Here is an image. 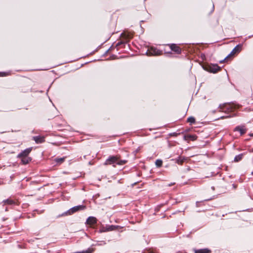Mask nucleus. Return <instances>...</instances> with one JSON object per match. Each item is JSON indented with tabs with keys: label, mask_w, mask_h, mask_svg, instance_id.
Segmentation results:
<instances>
[{
	"label": "nucleus",
	"mask_w": 253,
	"mask_h": 253,
	"mask_svg": "<svg viewBox=\"0 0 253 253\" xmlns=\"http://www.w3.org/2000/svg\"><path fill=\"white\" fill-rule=\"evenodd\" d=\"M86 209V206L84 205H79L78 206H74L69 210L67 211H66L64 212L61 214L58 215V217L66 216V215H70L74 213L84 210Z\"/></svg>",
	"instance_id": "obj_1"
},
{
	"label": "nucleus",
	"mask_w": 253,
	"mask_h": 253,
	"mask_svg": "<svg viewBox=\"0 0 253 253\" xmlns=\"http://www.w3.org/2000/svg\"><path fill=\"white\" fill-rule=\"evenodd\" d=\"M203 69L209 72L215 74L219 71L221 67L219 66L217 64H206L202 66Z\"/></svg>",
	"instance_id": "obj_2"
},
{
	"label": "nucleus",
	"mask_w": 253,
	"mask_h": 253,
	"mask_svg": "<svg viewBox=\"0 0 253 253\" xmlns=\"http://www.w3.org/2000/svg\"><path fill=\"white\" fill-rule=\"evenodd\" d=\"M118 159H119L118 155H110L106 160L105 162L104 163V165H114L115 164H116L117 165V162L118 160Z\"/></svg>",
	"instance_id": "obj_3"
},
{
	"label": "nucleus",
	"mask_w": 253,
	"mask_h": 253,
	"mask_svg": "<svg viewBox=\"0 0 253 253\" xmlns=\"http://www.w3.org/2000/svg\"><path fill=\"white\" fill-rule=\"evenodd\" d=\"M243 44L239 43L234 47L230 53L227 56V57H230L232 55H237L239 53L242 49Z\"/></svg>",
	"instance_id": "obj_4"
},
{
	"label": "nucleus",
	"mask_w": 253,
	"mask_h": 253,
	"mask_svg": "<svg viewBox=\"0 0 253 253\" xmlns=\"http://www.w3.org/2000/svg\"><path fill=\"white\" fill-rule=\"evenodd\" d=\"M97 218L92 216H90L86 220L85 223L86 225H89L90 226H93L97 224Z\"/></svg>",
	"instance_id": "obj_5"
},
{
	"label": "nucleus",
	"mask_w": 253,
	"mask_h": 253,
	"mask_svg": "<svg viewBox=\"0 0 253 253\" xmlns=\"http://www.w3.org/2000/svg\"><path fill=\"white\" fill-rule=\"evenodd\" d=\"M33 147H29L21 151L17 155V158L22 157H29L28 155L32 150Z\"/></svg>",
	"instance_id": "obj_6"
},
{
	"label": "nucleus",
	"mask_w": 253,
	"mask_h": 253,
	"mask_svg": "<svg viewBox=\"0 0 253 253\" xmlns=\"http://www.w3.org/2000/svg\"><path fill=\"white\" fill-rule=\"evenodd\" d=\"M197 137L196 134H187L183 135V139L187 142H189V141H195Z\"/></svg>",
	"instance_id": "obj_7"
},
{
	"label": "nucleus",
	"mask_w": 253,
	"mask_h": 253,
	"mask_svg": "<svg viewBox=\"0 0 253 253\" xmlns=\"http://www.w3.org/2000/svg\"><path fill=\"white\" fill-rule=\"evenodd\" d=\"M234 131H238L241 135H243L246 133L247 129L244 126L239 125L234 128Z\"/></svg>",
	"instance_id": "obj_8"
},
{
	"label": "nucleus",
	"mask_w": 253,
	"mask_h": 253,
	"mask_svg": "<svg viewBox=\"0 0 253 253\" xmlns=\"http://www.w3.org/2000/svg\"><path fill=\"white\" fill-rule=\"evenodd\" d=\"M169 45L171 51L177 54H180L181 53V49L176 44L171 43L169 44Z\"/></svg>",
	"instance_id": "obj_9"
},
{
	"label": "nucleus",
	"mask_w": 253,
	"mask_h": 253,
	"mask_svg": "<svg viewBox=\"0 0 253 253\" xmlns=\"http://www.w3.org/2000/svg\"><path fill=\"white\" fill-rule=\"evenodd\" d=\"M121 228H123L122 226L117 225H106V230H107V232Z\"/></svg>",
	"instance_id": "obj_10"
},
{
	"label": "nucleus",
	"mask_w": 253,
	"mask_h": 253,
	"mask_svg": "<svg viewBox=\"0 0 253 253\" xmlns=\"http://www.w3.org/2000/svg\"><path fill=\"white\" fill-rule=\"evenodd\" d=\"M33 139L37 144L42 143L45 141L44 137L41 135L34 136L33 137Z\"/></svg>",
	"instance_id": "obj_11"
},
{
	"label": "nucleus",
	"mask_w": 253,
	"mask_h": 253,
	"mask_svg": "<svg viewBox=\"0 0 253 253\" xmlns=\"http://www.w3.org/2000/svg\"><path fill=\"white\" fill-rule=\"evenodd\" d=\"M19 158L21 159V163L24 165L29 164L32 160V158L30 157H22Z\"/></svg>",
	"instance_id": "obj_12"
},
{
	"label": "nucleus",
	"mask_w": 253,
	"mask_h": 253,
	"mask_svg": "<svg viewBox=\"0 0 253 253\" xmlns=\"http://www.w3.org/2000/svg\"><path fill=\"white\" fill-rule=\"evenodd\" d=\"M194 253H211V251L208 248H203L200 249H196L194 248L193 249Z\"/></svg>",
	"instance_id": "obj_13"
},
{
	"label": "nucleus",
	"mask_w": 253,
	"mask_h": 253,
	"mask_svg": "<svg viewBox=\"0 0 253 253\" xmlns=\"http://www.w3.org/2000/svg\"><path fill=\"white\" fill-rule=\"evenodd\" d=\"M186 158L184 157L178 156L175 159V162L179 165H182L183 163L186 161Z\"/></svg>",
	"instance_id": "obj_14"
},
{
	"label": "nucleus",
	"mask_w": 253,
	"mask_h": 253,
	"mask_svg": "<svg viewBox=\"0 0 253 253\" xmlns=\"http://www.w3.org/2000/svg\"><path fill=\"white\" fill-rule=\"evenodd\" d=\"M239 108V105L238 104H235L234 103H231L229 106L227 107L226 110L228 111H230L232 110L237 109Z\"/></svg>",
	"instance_id": "obj_15"
},
{
	"label": "nucleus",
	"mask_w": 253,
	"mask_h": 253,
	"mask_svg": "<svg viewBox=\"0 0 253 253\" xmlns=\"http://www.w3.org/2000/svg\"><path fill=\"white\" fill-rule=\"evenodd\" d=\"M243 156H244V154H243V153H241V154H239L236 155L234 157V161L235 162H240L243 159Z\"/></svg>",
	"instance_id": "obj_16"
},
{
	"label": "nucleus",
	"mask_w": 253,
	"mask_h": 253,
	"mask_svg": "<svg viewBox=\"0 0 253 253\" xmlns=\"http://www.w3.org/2000/svg\"><path fill=\"white\" fill-rule=\"evenodd\" d=\"M2 203H3L4 204H7L9 205H12L15 204L14 201L10 199H7L4 200H3Z\"/></svg>",
	"instance_id": "obj_17"
},
{
	"label": "nucleus",
	"mask_w": 253,
	"mask_h": 253,
	"mask_svg": "<svg viewBox=\"0 0 253 253\" xmlns=\"http://www.w3.org/2000/svg\"><path fill=\"white\" fill-rule=\"evenodd\" d=\"M118 156H119V159H118V160L117 162V165H119V166H121V165H123L126 164L127 162V160H121L120 159V158H121L120 155H118Z\"/></svg>",
	"instance_id": "obj_18"
},
{
	"label": "nucleus",
	"mask_w": 253,
	"mask_h": 253,
	"mask_svg": "<svg viewBox=\"0 0 253 253\" xmlns=\"http://www.w3.org/2000/svg\"><path fill=\"white\" fill-rule=\"evenodd\" d=\"M187 122L189 123L191 125L194 124L196 122V120L194 117L190 116L187 118Z\"/></svg>",
	"instance_id": "obj_19"
},
{
	"label": "nucleus",
	"mask_w": 253,
	"mask_h": 253,
	"mask_svg": "<svg viewBox=\"0 0 253 253\" xmlns=\"http://www.w3.org/2000/svg\"><path fill=\"white\" fill-rule=\"evenodd\" d=\"M155 165L157 168H161L163 165V161L161 159H157L155 161Z\"/></svg>",
	"instance_id": "obj_20"
},
{
	"label": "nucleus",
	"mask_w": 253,
	"mask_h": 253,
	"mask_svg": "<svg viewBox=\"0 0 253 253\" xmlns=\"http://www.w3.org/2000/svg\"><path fill=\"white\" fill-rule=\"evenodd\" d=\"M214 196H213V197H214ZM213 198H211L210 199H206L204 201H197L196 202V206L197 207H200L201 206V205H202V203L204 201H210V200H211L212 199H213Z\"/></svg>",
	"instance_id": "obj_21"
},
{
	"label": "nucleus",
	"mask_w": 253,
	"mask_h": 253,
	"mask_svg": "<svg viewBox=\"0 0 253 253\" xmlns=\"http://www.w3.org/2000/svg\"><path fill=\"white\" fill-rule=\"evenodd\" d=\"M153 52V54H154L155 55H160L162 54V53H163L162 50L158 49L157 48L154 49Z\"/></svg>",
	"instance_id": "obj_22"
},
{
	"label": "nucleus",
	"mask_w": 253,
	"mask_h": 253,
	"mask_svg": "<svg viewBox=\"0 0 253 253\" xmlns=\"http://www.w3.org/2000/svg\"><path fill=\"white\" fill-rule=\"evenodd\" d=\"M55 161L57 164H60L65 161V158H56L55 159Z\"/></svg>",
	"instance_id": "obj_23"
},
{
	"label": "nucleus",
	"mask_w": 253,
	"mask_h": 253,
	"mask_svg": "<svg viewBox=\"0 0 253 253\" xmlns=\"http://www.w3.org/2000/svg\"><path fill=\"white\" fill-rule=\"evenodd\" d=\"M126 42L123 41H120L116 44V46H122V47H125V45L126 44Z\"/></svg>",
	"instance_id": "obj_24"
},
{
	"label": "nucleus",
	"mask_w": 253,
	"mask_h": 253,
	"mask_svg": "<svg viewBox=\"0 0 253 253\" xmlns=\"http://www.w3.org/2000/svg\"><path fill=\"white\" fill-rule=\"evenodd\" d=\"M9 75L8 72H0V77H6Z\"/></svg>",
	"instance_id": "obj_25"
},
{
	"label": "nucleus",
	"mask_w": 253,
	"mask_h": 253,
	"mask_svg": "<svg viewBox=\"0 0 253 253\" xmlns=\"http://www.w3.org/2000/svg\"><path fill=\"white\" fill-rule=\"evenodd\" d=\"M181 133L180 132H179V133H177L176 132H172V133H169V136H174V137H176L178 135L180 134Z\"/></svg>",
	"instance_id": "obj_26"
},
{
	"label": "nucleus",
	"mask_w": 253,
	"mask_h": 253,
	"mask_svg": "<svg viewBox=\"0 0 253 253\" xmlns=\"http://www.w3.org/2000/svg\"><path fill=\"white\" fill-rule=\"evenodd\" d=\"M98 242L100 243L97 244V245H98V246H103V245H105L106 244V243L104 241H98Z\"/></svg>",
	"instance_id": "obj_27"
},
{
	"label": "nucleus",
	"mask_w": 253,
	"mask_h": 253,
	"mask_svg": "<svg viewBox=\"0 0 253 253\" xmlns=\"http://www.w3.org/2000/svg\"><path fill=\"white\" fill-rule=\"evenodd\" d=\"M99 233H102V232H107V230H106V227L104 228V227H103L101 229H100L98 231Z\"/></svg>",
	"instance_id": "obj_28"
},
{
	"label": "nucleus",
	"mask_w": 253,
	"mask_h": 253,
	"mask_svg": "<svg viewBox=\"0 0 253 253\" xmlns=\"http://www.w3.org/2000/svg\"><path fill=\"white\" fill-rule=\"evenodd\" d=\"M230 57H227V56L224 58V59L223 60H221L220 61H219V63H223V62L225 61H227L228 59Z\"/></svg>",
	"instance_id": "obj_29"
},
{
	"label": "nucleus",
	"mask_w": 253,
	"mask_h": 253,
	"mask_svg": "<svg viewBox=\"0 0 253 253\" xmlns=\"http://www.w3.org/2000/svg\"><path fill=\"white\" fill-rule=\"evenodd\" d=\"M109 50H110V49H108V50H107L104 52V53L102 55V56H101V57H105V56H106L107 55V54L108 53V52H109Z\"/></svg>",
	"instance_id": "obj_30"
},
{
	"label": "nucleus",
	"mask_w": 253,
	"mask_h": 253,
	"mask_svg": "<svg viewBox=\"0 0 253 253\" xmlns=\"http://www.w3.org/2000/svg\"><path fill=\"white\" fill-rule=\"evenodd\" d=\"M232 117H233V116H232ZM231 117V116H221L220 117V119H225V118H230ZM218 119H219V118H218Z\"/></svg>",
	"instance_id": "obj_31"
},
{
	"label": "nucleus",
	"mask_w": 253,
	"mask_h": 253,
	"mask_svg": "<svg viewBox=\"0 0 253 253\" xmlns=\"http://www.w3.org/2000/svg\"><path fill=\"white\" fill-rule=\"evenodd\" d=\"M100 47V45L98 46L95 50H94L93 51H92V52H91L89 54H93L95 52L97 51L98 49Z\"/></svg>",
	"instance_id": "obj_32"
},
{
	"label": "nucleus",
	"mask_w": 253,
	"mask_h": 253,
	"mask_svg": "<svg viewBox=\"0 0 253 253\" xmlns=\"http://www.w3.org/2000/svg\"><path fill=\"white\" fill-rule=\"evenodd\" d=\"M100 47V45L98 46L95 50H94L93 51H92V52H91L89 54H93L95 52L97 51L98 49Z\"/></svg>",
	"instance_id": "obj_33"
},
{
	"label": "nucleus",
	"mask_w": 253,
	"mask_h": 253,
	"mask_svg": "<svg viewBox=\"0 0 253 253\" xmlns=\"http://www.w3.org/2000/svg\"><path fill=\"white\" fill-rule=\"evenodd\" d=\"M201 57L203 60L206 59V55L204 53H201Z\"/></svg>",
	"instance_id": "obj_34"
},
{
	"label": "nucleus",
	"mask_w": 253,
	"mask_h": 253,
	"mask_svg": "<svg viewBox=\"0 0 253 253\" xmlns=\"http://www.w3.org/2000/svg\"><path fill=\"white\" fill-rule=\"evenodd\" d=\"M140 150V147H138L134 151V153L135 154H136L137 153H138Z\"/></svg>",
	"instance_id": "obj_35"
},
{
	"label": "nucleus",
	"mask_w": 253,
	"mask_h": 253,
	"mask_svg": "<svg viewBox=\"0 0 253 253\" xmlns=\"http://www.w3.org/2000/svg\"><path fill=\"white\" fill-rule=\"evenodd\" d=\"M181 211H181L177 210V211H175V212H173V213H172V214H176V213H177L180 212H181Z\"/></svg>",
	"instance_id": "obj_36"
},
{
	"label": "nucleus",
	"mask_w": 253,
	"mask_h": 253,
	"mask_svg": "<svg viewBox=\"0 0 253 253\" xmlns=\"http://www.w3.org/2000/svg\"><path fill=\"white\" fill-rule=\"evenodd\" d=\"M99 196V194H96L95 195L93 196V198L96 199V198H97Z\"/></svg>",
	"instance_id": "obj_37"
},
{
	"label": "nucleus",
	"mask_w": 253,
	"mask_h": 253,
	"mask_svg": "<svg viewBox=\"0 0 253 253\" xmlns=\"http://www.w3.org/2000/svg\"><path fill=\"white\" fill-rule=\"evenodd\" d=\"M189 130H190V129H186L184 131H182V132H180V133H181H181H183L184 132H188Z\"/></svg>",
	"instance_id": "obj_38"
},
{
	"label": "nucleus",
	"mask_w": 253,
	"mask_h": 253,
	"mask_svg": "<svg viewBox=\"0 0 253 253\" xmlns=\"http://www.w3.org/2000/svg\"><path fill=\"white\" fill-rule=\"evenodd\" d=\"M160 207H157L155 208V210L156 211H158L160 210Z\"/></svg>",
	"instance_id": "obj_39"
},
{
	"label": "nucleus",
	"mask_w": 253,
	"mask_h": 253,
	"mask_svg": "<svg viewBox=\"0 0 253 253\" xmlns=\"http://www.w3.org/2000/svg\"><path fill=\"white\" fill-rule=\"evenodd\" d=\"M51 86V84L49 86V87H48V88L47 89V90H46V94H47V92H48L50 87Z\"/></svg>",
	"instance_id": "obj_40"
},
{
	"label": "nucleus",
	"mask_w": 253,
	"mask_h": 253,
	"mask_svg": "<svg viewBox=\"0 0 253 253\" xmlns=\"http://www.w3.org/2000/svg\"><path fill=\"white\" fill-rule=\"evenodd\" d=\"M232 187L234 189H236L237 188V185L235 184H232Z\"/></svg>",
	"instance_id": "obj_41"
},
{
	"label": "nucleus",
	"mask_w": 253,
	"mask_h": 253,
	"mask_svg": "<svg viewBox=\"0 0 253 253\" xmlns=\"http://www.w3.org/2000/svg\"><path fill=\"white\" fill-rule=\"evenodd\" d=\"M214 9V4H213L212 8V10L211 11V12H212L213 11Z\"/></svg>",
	"instance_id": "obj_42"
},
{
	"label": "nucleus",
	"mask_w": 253,
	"mask_h": 253,
	"mask_svg": "<svg viewBox=\"0 0 253 253\" xmlns=\"http://www.w3.org/2000/svg\"><path fill=\"white\" fill-rule=\"evenodd\" d=\"M155 253L154 252H148L147 253Z\"/></svg>",
	"instance_id": "obj_43"
},
{
	"label": "nucleus",
	"mask_w": 253,
	"mask_h": 253,
	"mask_svg": "<svg viewBox=\"0 0 253 253\" xmlns=\"http://www.w3.org/2000/svg\"><path fill=\"white\" fill-rule=\"evenodd\" d=\"M3 184V182L1 180H0V185H2Z\"/></svg>",
	"instance_id": "obj_44"
},
{
	"label": "nucleus",
	"mask_w": 253,
	"mask_h": 253,
	"mask_svg": "<svg viewBox=\"0 0 253 253\" xmlns=\"http://www.w3.org/2000/svg\"><path fill=\"white\" fill-rule=\"evenodd\" d=\"M173 184H174V183H171L169 184V186H171V185H172Z\"/></svg>",
	"instance_id": "obj_45"
},
{
	"label": "nucleus",
	"mask_w": 253,
	"mask_h": 253,
	"mask_svg": "<svg viewBox=\"0 0 253 253\" xmlns=\"http://www.w3.org/2000/svg\"><path fill=\"white\" fill-rule=\"evenodd\" d=\"M250 136L251 137H253V133H251L250 134Z\"/></svg>",
	"instance_id": "obj_46"
},
{
	"label": "nucleus",
	"mask_w": 253,
	"mask_h": 253,
	"mask_svg": "<svg viewBox=\"0 0 253 253\" xmlns=\"http://www.w3.org/2000/svg\"><path fill=\"white\" fill-rule=\"evenodd\" d=\"M211 189H212V190H214L215 189V188H214V186H212V187H211Z\"/></svg>",
	"instance_id": "obj_47"
},
{
	"label": "nucleus",
	"mask_w": 253,
	"mask_h": 253,
	"mask_svg": "<svg viewBox=\"0 0 253 253\" xmlns=\"http://www.w3.org/2000/svg\"><path fill=\"white\" fill-rule=\"evenodd\" d=\"M221 106H222V104H219L218 107V108H220Z\"/></svg>",
	"instance_id": "obj_48"
},
{
	"label": "nucleus",
	"mask_w": 253,
	"mask_h": 253,
	"mask_svg": "<svg viewBox=\"0 0 253 253\" xmlns=\"http://www.w3.org/2000/svg\"><path fill=\"white\" fill-rule=\"evenodd\" d=\"M192 233V232H190V233L187 236L188 237H190V234Z\"/></svg>",
	"instance_id": "obj_49"
},
{
	"label": "nucleus",
	"mask_w": 253,
	"mask_h": 253,
	"mask_svg": "<svg viewBox=\"0 0 253 253\" xmlns=\"http://www.w3.org/2000/svg\"><path fill=\"white\" fill-rule=\"evenodd\" d=\"M167 53L168 54H171V52L170 51L168 52Z\"/></svg>",
	"instance_id": "obj_50"
},
{
	"label": "nucleus",
	"mask_w": 253,
	"mask_h": 253,
	"mask_svg": "<svg viewBox=\"0 0 253 253\" xmlns=\"http://www.w3.org/2000/svg\"><path fill=\"white\" fill-rule=\"evenodd\" d=\"M215 112H216V110H215L212 111V113H215Z\"/></svg>",
	"instance_id": "obj_51"
},
{
	"label": "nucleus",
	"mask_w": 253,
	"mask_h": 253,
	"mask_svg": "<svg viewBox=\"0 0 253 253\" xmlns=\"http://www.w3.org/2000/svg\"><path fill=\"white\" fill-rule=\"evenodd\" d=\"M112 48V45H111L109 49H110H110H111Z\"/></svg>",
	"instance_id": "obj_52"
},
{
	"label": "nucleus",
	"mask_w": 253,
	"mask_h": 253,
	"mask_svg": "<svg viewBox=\"0 0 253 253\" xmlns=\"http://www.w3.org/2000/svg\"><path fill=\"white\" fill-rule=\"evenodd\" d=\"M114 56H116V55H115L114 54L112 55V57H114Z\"/></svg>",
	"instance_id": "obj_53"
},
{
	"label": "nucleus",
	"mask_w": 253,
	"mask_h": 253,
	"mask_svg": "<svg viewBox=\"0 0 253 253\" xmlns=\"http://www.w3.org/2000/svg\"><path fill=\"white\" fill-rule=\"evenodd\" d=\"M251 174H252V175H253V171L252 172Z\"/></svg>",
	"instance_id": "obj_54"
},
{
	"label": "nucleus",
	"mask_w": 253,
	"mask_h": 253,
	"mask_svg": "<svg viewBox=\"0 0 253 253\" xmlns=\"http://www.w3.org/2000/svg\"><path fill=\"white\" fill-rule=\"evenodd\" d=\"M252 187H253V185H252Z\"/></svg>",
	"instance_id": "obj_55"
}]
</instances>
